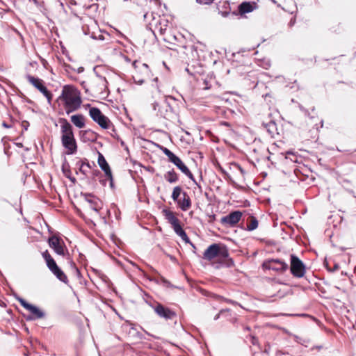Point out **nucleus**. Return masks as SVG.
Listing matches in <instances>:
<instances>
[{"mask_svg":"<svg viewBox=\"0 0 356 356\" xmlns=\"http://www.w3.org/2000/svg\"><path fill=\"white\" fill-rule=\"evenodd\" d=\"M58 112L60 115H67L77 111L82 103L79 90L72 85L63 87L60 95L56 99Z\"/></svg>","mask_w":356,"mask_h":356,"instance_id":"1","label":"nucleus"},{"mask_svg":"<svg viewBox=\"0 0 356 356\" xmlns=\"http://www.w3.org/2000/svg\"><path fill=\"white\" fill-rule=\"evenodd\" d=\"M203 259L210 261L212 264L226 265L232 266L234 262L229 258V251L225 245L213 243L204 252Z\"/></svg>","mask_w":356,"mask_h":356,"instance_id":"2","label":"nucleus"},{"mask_svg":"<svg viewBox=\"0 0 356 356\" xmlns=\"http://www.w3.org/2000/svg\"><path fill=\"white\" fill-rule=\"evenodd\" d=\"M86 93L92 97H97L106 92L107 89V81L104 76H95L88 81L82 83Z\"/></svg>","mask_w":356,"mask_h":356,"instance_id":"3","label":"nucleus"},{"mask_svg":"<svg viewBox=\"0 0 356 356\" xmlns=\"http://www.w3.org/2000/svg\"><path fill=\"white\" fill-rule=\"evenodd\" d=\"M165 220L171 225L174 232L181 238L186 243H190L191 241L186 232L183 229L181 222L177 218V214L170 209H165L162 211Z\"/></svg>","mask_w":356,"mask_h":356,"instance_id":"4","label":"nucleus"},{"mask_svg":"<svg viewBox=\"0 0 356 356\" xmlns=\"http://www.w3.org/2000/svg\"><path fill=\"white\" fill-rule=\"evenodd\" d=\"M134 72L133 79L136 83L142 84L152 78V73L149 66L140 60H135L132 63Z\"/></svg>","mask_w":356,"mask_h":356,"instance_id":"5","label":"nucleus"},{"mask_svg":"<svg viewBox=\"0 0 356 356\" xmlns=\"http://www.w3.org/2000/svg\"><path fill=\"white\" fill-rule=\"evenodd\" d=\"M171 197L183 211H186L191 207L192 202L190 196L183 191L180 186H177L173 188Z\"/></svg>","mask_w":356,"mask_h":356,"instance_id":"6","label":"nucleus"},{"mask_svg":"<svg viewBox=\"0 0 356 356\" xmlns=\"http://www.w3.org/2000/svg\"><path fill=\"white\" fill-rule=\"evenodd\" d=\"M42 256L45 261L49 270L58 279L65 284L69 282L68 278L65 273L58 267L54 259L51 257L47 250L42 253Z\"/></svg>","mask_w":356,"mask_h":356,"instance_id":"7","label":"nucleus"},{"mask_svg":"<svg viewBox=\"0 0 356 356\" xmlns=\"http://www.w3.org/2000/svg\"><path fill=\"white\" fill-rule=\"evenodd\" d=\"M161 149L163 153L168 157L170 162L172 163L179 170H181V172H183L191 180L196 184L193 175L179 157L177 156L170 149L165 147H161Z\"/></svg>","mask_w":356,"mask_h":356,"instance_id":"8","label":"nucleus"},{"mask_svg":"<svg viewBox=\"0 0 356 356\" xmlns=\"http://www.w3.org/2000/svg\"><path fill=\"white\" fill-rule=\"evenodd\" d=\"M89 115L94 122L104 129H109L113 127V123L108 117L104 115L99 108L92 107L89 110Z\"/></svg>","mask_w":356,"mask_h":356,"instance_id":"9","label":"nucleus"},{"mask_svg":"<svg viewBox=\"0 0 356 356\" xmlns=\"http://www.w3.org/2000/svg\"><path fill=\"white\" fill-rule=\"evenodd\" d=\"M17 300L23 307H24L31 313V315L26 318L27 320H36L44 318L45 313L40 308L27 302L22 298L19 297L17 298Z\"/></svg>","mask_w":356,"mask_h":356,"instance_id":"10","label":"nucleus"},{"mask_svg":"<svg viewBox=\"0 0 356 356\" xmlns=\"http://www.w3.org/2000/svg\"><path fill=\"white\" fill-rule=\"evenodd\" d=\"M290 270L291 274L298 278L304 277L306 273L303 262L295 254L291 255Z\"/></svg>","mask_w":356,"mask_h":356,"instance_id":"11","label":"nucleus"},{"mask_svg":"<svg viewBox=\"0 0 356 356\" xmlns=\"http://www.w3.org/2000/svg\"><path fill=\"white\" fill-rule=\"evenodd\" d=\"M26 79L31 85L44 95L49 103L51 102L53 95L44 86V82L42 79L31 75H28Z\"/></svg>","mask_w":356,"mask_h":356,"instance_id":"12","label":"nucleus"},{"mask_svg":"<svg viewBox=\"0 0 356 356\" xmlns=\"http://www.w3.org/2000/svg\"><path fill=\"white\" fill-rule=\"evenodd\" d=\"M170 30L168 20L164 17H161L159 16L158 21L154 25V30L153 31L154 34L156 35L155 32L157 31L164 41L170 42L168 37Z\"/></svg>","mask_w":356,"mask_h":356,"instance_id":"13","label":"nucleus"},{"mask_svg":"<svg viewBox=\"0 0 356 356\" xmlns=\"http://www.w3.org/2000/svg\"><path fill=\"white\" fill-rule=\"evenodd\" d=\"M48 244L58 255L64 257L68 252L63 240L56 235H53L49 238Z\"/></svg>","mask_w":356,"mask_h":356,"instance_id":"14","label":"nucleus"},{"mask_svg":"<svg viewBox=\"0 0 356 356\" xmlns=\"http://www.w3.org/2000/svg\"><path fill=\"white\" fill-rule=\"evenodd\" d=\"M242 216L243 213L240 211H232L228 215L223 216L220 219V223L225 227H236L238 222L241 220Z\"/></svg>","mask_w":356,"mask_h":356,"instance_id":"15","label":"nucleus"},{"mask_svg":"<svg viewBox=\"0 0 356 356\" xmlns=\"http://www.w3.org/2000/svg\"><path fill=\"white\" fill-rule=\"evenodd\" d=\"M155 313L161 318L165 320H171L176 317V313L168 307L163 306L162 304L157 302L153 307Z\"/></svg>","mask_w":356,"mask_h":356,"instance_id":"16","label":"nucleus"},{"mask_svg":"<svg viewBox=\"0 0 356 356\" xmlns=\"http://www.w3.org/2000/svg\"><path fill=\"white\" fill-rule=\"evenodd\" d=\"M88 204L89 209L95 212H99L103 206L102 202L97 197L90 193H81Z\"/></svg>","mask_w":356,"mask_h":356,"instance_id":"17","label":"nucleus"},{"mask_svg":"<svg viewBox=\"0 0 356 356\" xmlns=\"http://www.w3.org/2000/svg\"><path fill=\"white\" fill-rule=\"evenodd\" d=\"M60 140L66 154H74L77 152L78 146L74 136L62 138Z\"/></svg>","mask_w":356,"mask_h":356,"instance_id":"18","label":"nucleus"},{"mask_svg":"<svg viewBox=\"0 0 356 356\" xmlns=\"http://www.w3.org/2000/svg\"><path fill=\"white\" fill-rule=\"evenodd\" d=\"M98 164L101 169L104 172L106 177L109 179L111 186H113V178L111 170L104 155L98 152Z\"/></svg>","mask_w":356,"mask_h":356,"instance_id":"19","label":"nucleus"},{"mask_svg":"<svg viewBox=\"0 0 356 356\" xmlns=\"http://www.w3.org/2000/svg\"><path fill=\"white\" fill-rule=\"evenodd\" d=\"M263 266L275 271H285L288 268V264L280 259H271L264 262Z\"/></svg>","mask_w":356,"mask_h":356,"instance_id":"20","label":"nucleus"},{"mask_svg":"<svg viewBox=\"0 0 356 356\" xmlns=\"http://www.w3.org/2000/svg\"><path fill=\"white\" fill-rule=\"evenodd\" d=\"M58 122L60 124V139L74 136L73 128L71 124L65 118H60Z\"/></svg>","mask_w":356,"mask_h":356,"instance_id":"21","label":"nucleus"},{"mask_svg":"<svg viewBox=\"0 0 356 356\" xmlns=\"http://www.w3.org/2000/svg\"><path fill=\"white\" fill-rule=\"evenodd\" d=\"M76 165L79 166V171L85 177H88L92 172L93 175H96L97 172H99L97 170H94V172L92 171V166L87 159H83L77 162Z\"/></svg>","mask_w":356,"mask_h":356,"instance_id":"22","label":"nucleus"},{"mask_svg":"<svg viewBox=\"0 0 356 356\" xmlns=\"http://www.w3.org/2000/svg\"><path fill=\"white\" fill-rule=\"evenodd\" d=\"M257 7L255 2L244 1L242 2L238 8V13L243 15L252 12Z\"/></svg>","mask_w":356,"mask_h":356,"instance_id":"23","label":"nucleus"},{"mask_svg":"<svg viewBox=\"0 0 356 356\" xmlns=\"http://www.w3.org/2000/svg\"><path fill=\"white\" fill-rule=\"evenodd\" d=\"M81 139L83 142H95L98 138V134L91 129L80 131Z\"/></svg>","mask_w":356,"mask_h":356,"instance_id":"24","label":"nucleus"},{"mask_svg":"<svg viewBox=\"0 0 356 356\" xmlns=\"http://www.w3.org/2000/svg\"><path fill=\"white\" fill-rule=\"evenodd\" d=\"M262 124L266 129L271 137L275 138L276 136L280 134L277 124L273 120H270V121L267 122L263 121Z\"/></svg>","mask_w":356,"mask_h":356,"instance_id":"25","label":"nucleus"},{"mask_svg":"<svg viewBox=\"0 0 356 356\" xmlns=\"http://www.w3.org/2000/svg\"><path fill=\"white\" fill-rule=\"evenodd\" d=\"M259 226V221L257 218L252 215H250L246 219V228L248 231H253Z\"/></svg>","mask_w":356,"mask_h":356,"instance_id":"26","label":"nucleus"},{"mask_svg":"<svg viewBox=\"0 0 356 356\" xmlns=\"http://www.w3.org/2000/svg\"><path fill=\"white\" fill-rule=\"evenodd\" d=\"M71 122L78 128H83L86 125L85 118L83 115L77 114L71 116Z\"/></svg>","mask_w":356,"mask_h":356,"instance_id":"27","label":"nucleus"},{"mask_svg":"<svg viewBox=\"0 0 356 356\" xmlns=\"http://www.w3.org/2000/svg\"><path fill=\"white\" fill-rule=\"evenodd\" d=\"M164 178L169 183L173 184L178 181L179 175L174 169H172L164 175Z\"/></svg>","mask_w":356,"mask_h":356,"instance_id":"28","label":"nucleus"},{"mask_svg":"<svg viewBox=\"0 0 356 356\" xmlns=\"http://www.w3.org/2000/svg\"><path fill=\"white\" fill-rule=\"evenodd\" d=\"M231 13L230 4L227 1H225L222 3V10H219V14L223 17H227Z\"/></svg>","mask_w":356,"mask_h":356,"instance_id":"29","label":"nucleus"},{"mask_svg":"<svg viewBox=\"0 0 356 356\" xmlns=\"http://www.w3.org/2000/svg\"><path fill=\"white\" fill-rule=\"evenodd\" d=\"M230 169L231 170H237L239 171L241 177H243L245 175L244 170L241 167L240 165L236 163H231L230 165Z\"/></svg>","mask_w":356,"mask_h":356,"instance_id":"30","label":"nucleus"},{"mask_svg":"<svg viewBox=\"0 0 356 356\" xmlns=\"http://www.w3.org/2000/svg\"><path fill=\"white\" fill-rule=\"evenodd\" d=\"M106 37L107 38V39H109L110 38L109 34L107 33H99L97 36H94L93 38L100 40H104L106 39Z\"/></svg>","mask_w":356,"mask_h":356,"instance_id":"31","label":"nucleus"},{"mask_svg":"<svg viewBox=\"0 0 356 356\" xmlns=\"http://www.w3.org/2000/svg\"><path fill=\"white\" fill-rule=\"evenodd\" d=\"M265 100L266 102H268L271 103V104H275L276 102H277L276 99L275 97H273L271 96V95H270V94H266V95Z\"/></svg>","mask_w":356,"mask_h":356,"instance_id":"32","label":"nucleus"},{"mask_svg":"<svg viewBox=\"0 0 356 356\" xmlns=\"http://www.w3.org/2000/svg\"><path fill=\"white\" fill-rule=\"evenodd\" d=\"M196 2L198 4L200 5H210L215 0H195Z\"/></svg>","mask_w":356,"mask_h":356,"instance_id":"33","label":"nucleus"},{"mask_svg":"<svg viewBox=\"0 0 356 356\" xmlns=\"http://www.w3.org/2000/svg\"><path fill=\"white\" fill-rule=\"evenodd\" d=\"M219 170L224 175L225 179L232 180L231 176L222 167H219Z\"/></svg>","mask_w":356,"mask_h":356,"instance_id":"34","label":"nucleus"},{"mask_svg":"<svg viewBox=\"0 0 356 356\" xmlns=\"http://www.w3.org/2000/svg\"><path fill=\"white\" fill-rule=\"evenodd\" d=\"M251 343L253 344V345H258L259 343V340L257 337L252 336L251 337Z\"/></svg>","mask_w":356,"mask_h":356,"instance_id":"35","label":"nucleus"},{"mask_svg":"<svg viewBox=\"0 0 356 356\" xmlns=\"http://www.w3.org/2000/svg\"><path fill=\"white\" fill-rule=\"evenodd\" d=\"M63 171L64 175H65L67 177H68V178H69V177H70L69 174L70 173V170H66V169H65V166L64 165H63Z\"/></svg>","mask_w":356,"mask_h":356,"instance_id":"36","label":"nucleus"},{"mask_svg":"<svg viewBox=\"0 0 356 356\" xmlns=\"http://www.w3.org/2000/svg\"><path fill=\"white\" fill-rule=\"evenodd\" d=\"M224 99L218 96L213 97V102L219 103L220 102H222Z\"/></svg>","mask_w":356,"mask_h":356,"instance_id":"37","label":"nucleus"},{"mask_svg":"<svg viewBox=\"0 0 356 356\" xmlns=\"http://www.w3.org/2000/svg\"><path fill=\"white\" fill-rule=\"evenodd\" d=\"M215 298L217 300H219V301H222V300H224V301H227L228 302L225 298L220 296H218V295H216L215 296Z\"/></svg>","mask_w":356,"mask_h":356,"instance_id":"38","label":"nucleus"},{"mask_svg":"<svg viewBox=\"0 0 356 356\" xmlns=\"http://www.w3.org/2000/svg\"><path fill=\"white\" fill-rule=\"evenodd\" d=\"M2 126L5 128H10L12 127L11 124H9L6 123V122H3Z\"/></svg>","mask_w":356,"mask_h":356,"instance_id":"39","label":"nucleus"},{"mask_svg":"<svg viewBox=\"0 0 356 356\" xmlns=\"http://www.w3.org/2000/svg\"><path fill=\"white\" fill-rule=\"evenodd\" d=\"M295 22H296V18H295V17H293V18L291 19L290 22H289V25H290V26H293V25L294 24V23H295Z\"/></svg>","mask_w":356,"mask_h":356,"instance_id":"40","label":"nucleus"},{"mask_svg":"<svg viewBox=\"0 0 356 356\" xmlns=\"http://www.w3.org/2000/svg\"><path fill=\"white\" fill-rule=\"evenodd\" d=\"M215 219V216H212V218H211V220H214Z\"/></svg>","mask_w":356,"mask_h":356,"instance_id":"41","label":"nucleus"},{"mask_svg":"<svg viewBox=\"0 0 356 356\" xmlns=\"http://www.w3.org/2000/svg\"><path fill=\"white\" fill-rule=\"evenodd\" d=\"M215 219V216H212V218H211V220H214Z\"/></svg>","mask_w":356,"mask_h":356,"instance_id":"42","label":"nucleus"}]
</instances>
